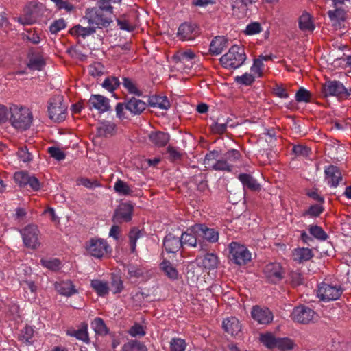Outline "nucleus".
<instances>
[{
  "instance_id": "f257e3e1",
  "label": "nucleus",
  "mask_w": 351,
  "mask_h": 351,
  "mask_svg": "<svg viewBox=\"0 0 351 351\" xmlns=\"http://www.w3.org/2000/svg\"><path fill=\"white\" fill-rule=\"evenodd\" d=\"M10 114L9 121L15 129L25 131L32 125L33 115L29 108L20 105L11 104Z\"/></svg>"
},
{
  "instance_id": "f03ea898",
  "label": "nucleus",
  "mask_w": 351,
  "mask_h": 351,
  "mask_svg": "<svg viewBox=\"0 0 351 351\" xmlns=\"http://www.w3.org/2000/svg\"><path fill=\"white\" fill-rule=\"evenodd\" d=\"M111 15L99 7L91 8L86 9L84 19L96 30L108 27L112 22Z\"/></svg>"
},
{
  "instance_id": "7ed1b4c3",
  "label": "nucleus",
  "mask_w": 351,
  "mask_h": 351,
  "mask_svg": "<svg viewBox=\"0 0 351 351\" xmlns=\"http://www.w3.org/2000/svg\"><path fill=\"white\" fill-rule=\"evenodd\" d=\"M246 60V55L243 47L234 45L230 47L228 52L221 56L220 62L226 69H237Z\"/></svg>"
},
{
  "instance_id": "20e7f679",
  "label": "nucleus",
  "mask_w": 351,
  "mask_h": 351,
  "mask_svg": "<svg viewBox=\"0 0 351 351\" xmlns=\"http://www.w3.org/2000/svg\"><path fill=\"white\" fill-rule=\"evenodd\" d=\"M229 258L235 264L243 265L251 261V253L247 248L237 242L229 244Z\"/></svg>"
},
{
  "instance_id": "39448f33",
  "label": "nucleus",
  "mask_w": 351,
  "mask_h": 351,
  "mask_svg": "<svg viewBox=\"0 0 351 351\" xmlns=\"http://www.w3.org/2000/svg\"><path fill=\"white\" fill-rule=\"evenodd\" d=\"M66 106L64 103L63 97L57 95L51 99L48 112L49 117L54 121L60 122L66 118Z\"/></svg>"
},
{
  "instance_id": "423d86ee",
  "label": "nucleus",
  "mask_w": 351,
  "mask_h": 351,
  "mask_svg": "<svg viewBox=\"0 0 351 351\" xmlns=\"http://www.w3.org/2000/svg\"><path fill=\"white\" fill-rule=\"evenodd\" d=\"M25 247L35 250L40 245V231L37 226L30 224L20 230Z\"/></svg>"
},
{
  "instance_id": "0eeeda50",
  "label": "nucleus",
  "mask_w": 351,
  "mask_h": 351,
  "mask_svg": "<svg viewBox=\"0 0 351 351\" xmlns=\"http://www.w3.org/2000/svg\"><path fill=\"white\" fill-rule=\"evenodd\" d=\"M350 90H347L343 84L338 81H328L322 86V95L324 97L336 96L347 98L350 95Z\"/></svg>"
},
{
  "instance_id": "6e6552de",
  "label": "nucleus",
  "mask_w": 351,
  "mask_h": 351,
  "mask_svg": "<svg viewBox=\"0 0 351 351\" xmlns=\"http://www.w3.org/2000/svg\"><path fill=\"white\" fill-rule=\"evenodd\" d=\"M343 289L340 286L321 283L317 289V296L322 301L336 300L340 298Z\"/></svg>"
},
{
  "instance_id": "1a4fd4ad",
  "label": "nucleus",
  "mask_w": 351,
  "mask_h": 351,
  "mask_svg": "<svg viewBox=\"0 0 351 351\" xmlns=\"http://www.w3.org/2000/svg\"><path fill=\"white\" fill-rule=\"evenodd\" d=\"M291 316L294 322L303 324H307L313 322L317 317L315 312L313 309L304 305L295 307Z\"/></svg>"
},
{
  "instance_id": "9d476101",
  "label": "nucleus",
  "mask_w": 351,
  "mask_h": 351,
  "mask_svg": "<svg viewBox=\"0 0 351 351\" xmlns=\"http://www.w3.org/2000/svg\"><path fill=\"white\" fill-rule=\"evenodd\" d=\"M196 56L193 51L191 49L179 50L172 57L176 66L180 69H190L193 63Z\"/></svg>"
},
{
  "instance_id": "9b49d317",
  "label": "nucleus",
  "mask_w": 351,
  "mask_h": 351,
  "mask_svg": "<svg viewBox=\"0 0 351 351\" xmlns=\"http://www.w3.org/2000/svg\"><path fill=\"white\" fill-rule=\"evenodd\" d=\"M109 247L107 242L102 239L93 238L86 244L88 253L95 258H100L108 252Z\"/></svg>"
},
{
  "instance_id": "f8f14e48",
  "label": "nucleus",
  "mask_w": 351,
  "mask_h": 351,
  "mask_svg": "<svg viewBox=\"0 0 351 351\" xmlns=\"http://www.w3.org/2000/svg\"><path fill=\"white\" fill-rule=\"evenodd\" d=\"M199 34V27L195 23H184L178 31V36L184 41L193 40Z\"/></svg>"
},
{
  "instance_id": "ddd939ff",
  "label": "nucleus",
  "mask_w": 351,
  "mask_h": 351,
  "mask_svg": "<svg viewBox=\"0 0 351 351\" xmlns=\"http://www.w3.org/2000/svg\"><path fill=\"white\" fill-rule=\"evenodd\" d=\"M132 213L133 206L131 204L128 203L121 204L114 210L112 221L114 223L130 221Z\"/></svg>"
},
{
  "instance_id": "4468645a",
  "label": "nucleus",
  "mask_w": 351,
  "mask_h": 351,
  "mask_svg": "<svg viewBox=\"0 0 351 351\" xmlns=\"http://www.w3.org/2000/svg\"><path fill=\"white\" fill-rule=\"evenodd\" d=\"M87 106L90 110H98L99 113L106 112L110 109L109 99L101 95H92L87 102Z\"/></svg>"
},
{
  "instance_id": "2eb2a0df",
  "label": "nucleus",
  "mask_w": 351,
  "mask_h": 351,
  "mask_svg": "<svg viewBox=\"0 0 351 351\" xmlns=\"http://www.w3.org/2000/svg\"><path fill=\"white\" fill-rule=\"evenodd\" d=\"M264 274L269 282L277 283L283 278L282 268L280 263H271L265 267Z\"/></svg>"
},
{
  "instance_id": "dca6fc26",
  "label": "nucleus",
  "mask_w": 351,
  "mask_h": 351,
  "mask_svg": "<svg viewBox=\"0 0 351 351\" xmlns=\"http://www.w3.org/2000/svg\"><path fill=\"white\" fill-rule=\"evenodd\" d=\"M191 231L202 236L210 243H215L219 239V233L213 228H209L204 224H195L191 228Z\"/></svg>"
},
{
  "instance_id": "f3484780",
  "label": "nucleus",
  "mask_w": 351,
  "mask_h": 351,
  "mask_svg": "<svg viewBox=\"0 0 351 351\" xmlns=\"http://www.w3.org/2000/svg\"><path fill=\"white\" fill-rule=\"evenodd\" d=\"M251 315L252 318L261 324H268L273 319V314L267 308L254 306L251 311Z\"/></svg>"
},
{
  "instance_id": "a211bd4d",
  "label": "nucleus",
  "mask_w": 351,
  "mask_h": 351,
  "mask_svg": "<svg viewBox=\"0 0 351 351\" xmlns=\"http://www.w3.org/2000/svg\"><path fill=\"white\" fill-rule=\"evenodd\" d=\"M182 239L172 233H169L163 240V246L168 253H176L182 246Z\"/></svg>"
},
{
  "instance_id": "6ab92c4d",
  "label": "nucleus",
  "mask_w": 351,
  "mask_h": 351,
  "mask_svg": "<svg viewBox=\"0 0 351 351\" xmlns=\"http://www.w3.org/2000/svg\"><path fill=\"white\" fill-rule=\"evenodd\" d=\"M147 104L143 101L134 97L125 102V109L134 115L141 114L146 108Z\"/></svg>"
},
{
  "instance_id": "aec40b11",
  "label": "nucleus",
  "mask_w": 351,
  "mask_h": 351,
  "mask_svg": "<svg viewBox=\"0 0 351 351\" xmlns=\"http://www.w3.org/2000/svg\"><path fill=\"white\" fill-rule=\"evenodd\" d=\"M326 180L332 186L336 187L342 179L339 169L334 165H330L325 169Z\"/></svg>"
},
{
  "instance_id": "412c9836",
  "label": "nucleus",
  "mask_w": 351,
  "mask_h": 351,
  "mask_svg": "<svg viewBox=\"0 0 351 351\" xmlns=\"http://www.w3.org/2000/svg\"><path fill=\"white\" fill-rule=\"evenodd\" d=\"M328 15L332 23V25L335 28H341L342 23L346 18V13L342 8H336L334 10H329Z\"/></svg>"
},
{
  "instance_id": "4be33fe9",
  "label": "nucleus",
  "mask_w": 351,
  "mask_h": 351,
  "mask_svg": "<svg viewBox=\"0 0 351 351\" xmlns=\"http://www.w3.org/2000/svg\"><path fill=\"white\" fill-rule=\"evenodd\" d=\"M224 330L232 336H236L241 332V326L238 319L234 317L227 318L223 321Z\"/></svg>"
},
{
  "instance_id": "5701e85b",
  "label": "nucleus",
  "mask_w": 351,
  "mask_h": 351,
  "mask_svg": "<svg viewBox=\"0 0 351 351\" xmlns=\"http://www.w3.org/2000/svg\"><path fill=\"white\" fill-rule=\"evenodd\" d=\"M55 289L60 294L67 297L77 293V289L75 288L74 285L69 280L56 282Z\"/></svg>"
},
{
  "instance_id": "b1692460",
  "label": "nucleus",
  "mask_w": 351,
  "mask_h": 351,
  "mask_svg": "<svg viewBox=\"0 0 351 351\" xmlns=\"http://www.w3.org/2000/svg\"><path fill=\"white\" fill-rule=\"evenodd\" d=\"M115 132L116 124L107 121L101 122L97 128V135L102 137L112 136L115 134Z\"/></svg>"
},
{
  "instance_id": "393cba45",
  "label": "nucleus",
  "mask_w": 351,
  "mask_h": 351,
  "mask_svg": "<svg viewBox=\"0 0 351 351\" xmlns=\"http://www.w3.org/2000/svg\"><path fill=\"white\" fill-rule=\"evenodd\" d=\"M150 141L157 147L165 146L169 141V135L167 133L157 131L152 132L149 135Z\"/></svg>"
},
{
  "instance_id": "a878e982",
  "label": "nucleus",
  "mask_w": 351,
  "mask_h": 351,
  "mask_svg": "<svg viewBox=\"0 0 351 351\" xmlns=\"http://www.w3.org/2000/svg\"><path fill=\"white\" fill-rule=\"evenodd\" d=\"M227 47V40L223 36H216L210 43V52L213 55H219Z\"/></svg>"
},
{
  "instance_id": "bb28decb",
  "label": "nucleus",
  "mask_w": 351,
  "mask_h": 351,
  "mask_svg": "<svg viewBox=\"0 0 351 351\" xmlns=\"http://www.w3.org/2000/svg\"><path fill=\"white\" fill-rule=\"evenodd\" d=\"M239 180L241 182L244 188H247L254 191H259L261 189L260 184L249 174L241 173L239 176Z\"/></svg>"
},
{
  "instance_id": "cd10ccee",
  "label": "nucleus",
  "mask_w": 351,
  "mask_h": 351,
  "mask_svg": "<svg viewBox=\"0 0 351 351\" xmlns=\"http://www.w3.org/2000/svg\"><path fill=\"white\" fill-rule=\"evenodd\" d=\"M293 260L300 263L310 260L313 256L312 250L309 248L295 249L293 252Z\"/></svg>"
},
{
  "instance_id": "c85d7f7f",
  "label": "nucleus",
  "mask_w": 351,
  "mask_h": 351,
  "mask_svg": "<svg viewBox=\"0 0 351 351\" xmlns=\"http://www.w3.org/2000/svg\"><path fill=\"white\" fill-rule=\"evenodd\" d=\"M149 105L152 107H157L160 109L167 110L170 108V102L167 97L154 95L149 99Z\"/></svg>"
},
{
  "instance_id": "c756f323",
  "label": "nucleus",
  "mask_w": 351,
  "mask_h": 351,
  "mask_svg": "<svg viewBox=\"0 0 351 351\" xmlns=\"http://www.w3.org/2000/svg\"><path fill=\"white\" fill-rule=\"evenodd\" d=\"M201 264L202 266L206 269H214L218 266V257L213 253H207L202 258Z\"/></svg>"
},
{
  "instance_id": "7c9ffc66",
  "label": "nucleus",
  "mask_w": 351,
  "mask_h": 351,
  "mask_svg": "<svg viewBox=\"0 0 351 351\" xmlns=\"http://www.w3.org/2000/svg\"><path fill=\"white\" fill-rule=\"evenodd\" d=\"M160 269L165 274V275L171 280H176L178 278V271L173 266L171 263L167 260H163L160 265Z\"/></svg>"
},
{
  "instance_id": "2f4dec72",
  "label": "nucleus",
  "mask_w": 351,
  "mask_h": 351,
  "mask_svg": "<svg viewBox=\"0 0 351 351\" xmlns=\"http://www.w3.org/2000/svg\"><path fill=\"white\" fill-rule=\"evenodd\" d=\"M45 65V61L41 55H32L29 60L27 67L33 71H41Z\"/></svg>"
},
{
  "instance_id": "473e14b6",
  "label": "nucleus",
  "mask_w": 351,
  "mask_h": 351,
  "mask_svg": "<svg viewBox=\"0 0 351 351\" xmlns=\"http://www.w3.org/2000/svg\"><path fill=\"white\" fill-rule=\"evenodd\" d=\"M255 2V0H230L232 10L234 13L246 12L247 6Z\"/></svg>"
},
{
  "instance_id": "72a5a7b5",
  "label": "nucleus",
  "mask_w": 351,
  "mask_h": 351,
  "mask_svg": "<svg viewBox=\"0 0 351 351\" xmlns=\"http://www.w3.org/2000/svg\"><path fill=\"white\" fill-rule=\"evenodd\" d=\"M88 325L86 323H83L82 325V328L77 330H68L67 334L76 337L79 340H82L84 342H88L89 341L88 335Z\"/></svg>"
},
{
  "instance_id": "f704fd0d",
  "label": "nucleus",
  "mask_w": 351,
  "mask_h": 351,
  "mask_svg": "<svg viewBox=\"0 0 351 351\" xmlns=\"http://www.w3.org/2000/svg\"><path fill=\"white\" fill-rule=\"evenodd\" d=\"M70 32L71 34L82 36V38H86L88 36H90L95 32V29L94 27L89 25L88 27H82L80 25H77L74 26L71 30Z\"/></svg>"
},
{
  "instance_id": "c9c22d12",
  "label": "nucleus",
  "mask_w": 351,
  "mask_h": 351,
  "mask_svg": "<svg viewBox=\"0 0 351 351\" xmlns=\"http://www.w3.org/2000/svg\"><path fill=\"white\" fill-rule=\"evenodd\" d=\"M122 351H147V348L143 342L130 340L123 346Z\"/></svg>"
},
{
  "instance_id": "e433bc0d",
  "label": "nucleus",
  "mask_w": 351,
  "mask_h": 351,
  "mask_svg": "<svg viewBox=\"0 0 351 351\" xmlns=\"http://www.w3.org/2000/svg\"><path fill=\"white\" fill-rule=\"evenodd\" d=\"M114 190L117 193L122 195H132L133 193L132 188L121 180H118L114 183Z\"/></svg>"
},
{
  "instance_id": "4c0bfd02",
  "label": "nucleus",
  "mask_w": 351,
  "mask_h": 351,
  "mask_svg": "<svg viewBox=\"0 0 351 351\" xmlns=\"http://www.w3.org/2000/svg\"><path fill=\"white\" fill-rule=\"evenodd\" d=\"M91 287L99 296H104L108 293V283L99 280H93Z\"/></svg>"
},
{
  "instance_id": "58836bf2",
  "label": "nucleus",
  "mask_w": 351,
  "mask_h": 351,
  "mask_svg": "<svg viewBox=\"0 0 351 351\" xmlns=\"http://www.w3.org/2000/svg\"><path fill=\"white\" fill-rule=\"evenodd\" d=\"M91 327L97 334L99 335H106L108 332V330L101 318L97 317L91 323Z\"/></svg>"
},
{
  "instance_id": "ea45409f",
  "label": "nucleus",
  "mask_w": 351,
  "mask_h": 351,
  "mask_svg": "<svg viewBox=\"0 0 351 351\" xmlns=\"http://www.w3.org/2000/svg\"><path fill=\"white\" fill-rule=\"evenodd\" d=\"M119 85V79L114 76L106 78L101 84L102 87L110 92H113Z\"/></svg>"
},
{
  "instance_id": "a19ab883",
  "label": "nucleus",
  "mask_w": 351,
  "mask_h": 351,
  "mask_svg": "<svg viewBox=\"0 0 351 351\" xmlns=\"http://www.w3.org/2000/svg\"><path fill=\"white\" fill-rule=\"evenodd\" d=\"M308 230L310 234L318 240L326 241L328 237L322 228L317 225L310 226Z\"/></svg>"
},
{
  "instance_id": "79ce46f5",
  "label": "nucleus",
  "mask_w": 351,
  "mask_h": 351,
  "mask_svg": "<svg viewBox=\"0 0 351 351\" xmlns=\"http://www.w3.org/2000/svg\"><path fill=\"white\" fill-rule=\"evenodd\" d=\"M299 27L303 31L313 30L314 29L311 16L308 14L305 13L300 16L299 19Z\"/></svg>"
},
{
  "instance_id": "37998d69",
  "label": "nucleus",
  "mask_w": 351,
  "mask_h": 351,
  "mask_svg": "<svg viewBox=\"0 0 351 351\" xmlns=\"http://www.w3.org/2000/svg\"><path fill=\"white\" fill-rule=\"evenodd\" d=\"M190 232H184L182 234L180 239H182V244L183 245H188L191 247H195L197 246V238L193 234H195L194 232L191 231V229L190 230Z\"/></svg>"
},
{
  "instance_id": "c03bdc74",
  "label": "nucleus",
  "mask_w": 351,
  "mask_h": 351,
  "mask_svg": "<svg viewBox=\"0 0 351 351\" xmlns=\"http://www.w3.org/2000/svg\"><path fill=\"white\" fill-rule=\"evenodd\" d=\"M276 348L280 351L290 350L293 348V342L289 338H277Z\"/></svg>"
},
{
  "instance_id": "a18cd8bd",
  "label": "nucleus",
  "mask_w": 351,
  "mask_h": 351,
  "mask_svg": "<svg viewBox=\"0 0 351 351\" xmlns=\"http://www.w3.org/2000/svg\"><path fill=\"white\" fill-rule=\"evenodd\" d=\"M260 341L268 348H276V341H277V338L275 337L271 333L261 335Z\"/></svg>"
},
{
  "instance_id": "49530a36",
  "label": "nucleus",
  "mask_w": 351,
  "mask_h": 351,
  "mask_svg": "<svg viewBox=\"0 0 351 351\" xmlns=\"http://www.w3.org/2000/svg\"><path fill=\"white\" fill-rule=\"evenodd\" d=\"M40 263L43 267L54 271L61 268V262L58 258L41 259Z\"/></svg>"
},
{
  "instance_id": "de8ad7c7",
  "label": "nucleus",
  "mask_w": 351,
  "mask_h": 351,
  "mask_svg": "<svg viewBox=\"0 0 351 351\" xmlns=\"http://www.w3.org/2000/svg\"><path fill=\"white\" fill-rule=\"evenodd\" d=\"M17 21L22 25H31L36 21V17L33 16V13L30 9L26 8L24 10L23 16L19 17Z\"/></svg>"
},
{
  "instance_id": "09e8293b",
  "label": "nucleus",
  "mask_w": 351,
  "mask_h": 351,
  "mask_svg": "<svg viewBox=\"0 0 351 351\" xmlns=\"http://www.w3.org/2000/svg\"><path fill=\"white\" fill-rule=\"evenodd\" d=\"M211 167L217 171H231L232 165H230L228 161L223 157L221 160H217L213 164H210Z\"/></svg>"
},
{
  "instance_id": "8fccbe9b",
  "label": "nucleus",
  "mask_w": 351,
  "mask_h": 351,
  "mask_svg": "<svg viewBox=\"0 0 351 351\" xmlns=\"http://www.w3.org/2000/svg\"><path fill=\"white\" fill-rule=\"evenodd\" d=\"M186 347V343L180 338H173L170 342V351H184Z\"/></svg>"
},
{
  "instance_id": "3c124183",
  "label": "nucleus",
  "mask_w": 351,
  "mask_h": 351,
  "mask_svg": "<svg viewBox=\"0 0 351 351\" xmlns=\"http://www.w3.org/2000/svg\"><path fill=\"white\" fill-rule=\"evenodd\" d=\"M228 123V120L226 122H222L218 118L217 121L210 125L211 130L215 134H222L226 131Z\"/></svg>"
},
{
  "instance_id": "603ef678",
  "label": "nucleus",
  "mask_w": 351,
  "mask_h": 351,
  "mask_svg": "<svg viewBox=\"0 0 351 351\" xmlns=\"http://www.w3.org/2000/svg\"><path fill=\"white\" fill-rule=\"evenodd\" d=\"M311 98V93L303 87H300L295 93V100L298 102H309Z\"/></svg>"
},
{
  "instance_id": "864d4df0",
  "label": "nucleus",
  "mask_w": 351,
  "mask_h": 351,
  "mask_svg": "<svg viewBox=\"0 0 351 351\" xmlns=\"http://www.w3.org/2000/svg\"><path fill=\"white\" fill-rule=\"evenodd\" d=\"M123 85L130 93L134 94L138 96L142 95V92L137 88L135 84L130 78L123 77Z\"/></svg>"
},
{
  "instance_id": "5fc2aeb1",
  "label": "nucleus",
  "mask_w": 351,
  "mask_h": 351,
  "mask_svg": "<svg viewBox=\"0 0 351 351\" xmlns=\"http://www.w3.org/2000/svg\"><path fill=\"white\" fill-rule=\"evenodd\" d=\"M141 236V232L136 228L131 229L129 233V239L131 246V252H134L136 249V243L138 239Z\"/></svg>"
},
{
  "instance_id": "6e6d98bb",
  "label": "nucleus",
  "mask_w": 351,
  "mask_h": 351,
  "mask_svg": "<svg viewBox=\"0 0 351 351\" xmlns=\"http://www.w3.org/2000/svg\"><path fill=\"white\" fill-rule=\"evenodd\" d=\"M121 1V0H97V3L99 8L105 10L106 12H109V14H112V4L119 3Z\"/></svg>"
},
{
  "instance_id": "4d7b16f0",
  "label": "nucleus",
  "mask_w": 351,
  "mask_h": 351,
  "mask_svg": "<svg viewBox=\"0 0 351 351\" xmlns=\"http://www.w3.org/2000/svg\"><path fill=\"white\" fill-rule=\"evenodd\" d=\"M34 335V329L32 327L26 326L21 331L20 339L25 343H30Z\"/></svg>"
},
{
  "instance_id": "13d9d810",
  "label": "nucleus",
  "mask_w": 351,
  "mask_h": 351,
  "mask_svg": "<svg viewBox=\"0 0 351 351\" xmlns=\"http://www.w3.org/2000/svg\"><path fill=\"white\" fill-rule=\"evenodd\" d=\"M255 80V77L253 75L245 73L241 76H237L235 77V82L240 84L246 86L251 85Z\"/></svg>"
},
{
  "instance_id": "bf43d9fd",
  "label": "nucleus",
  "mask_w": 351,
  "mask_h": 351,
  "mask_svg": "<svg viewBox=\"0 0 351 351\" xmlns=\"http://www.w3.org/2000/svg\"><path fill=\"white\" fill-rule=\"evenodd\" d=\"M296 156H308L311 154V149L303 145H294L292 149Z\"/></svg>"
},
{
  "instance_id": "052dcab7",
  "label": "nucleus",
  "mask_w": 351,
  "mask_h": 351,
  "mask_svg": "<svg viewBox=\"0 0 351 351\" xmlns=\"http://www.w3.org/2000/svg\"><path fill=\"white\" fill-rule=\"evenodd\" d=\"M224 158L229 162H235L239 160L241 158L240 152L234 149H230L226 153L223 154Z\"/></svg>"
},
{
  "instance_id": "680f3d73",
  "label": "nucleus",
  "mask_w": 351,
  "mask_h": 351,
  "mask_svg": "<svg viewBox=\"0 0 351 351\" xmlns=\"http://www.w3.org/2000/svg\"><path fill=\"white\" fill-rule=\"evenodd\" d=\"M261 30V24L258 22H253L246 26L244 33L246 35H254L260 33Z\"/></svg>"
},
{
  "instance_id": "e2e57ef3",
  "label": "nucleus",
  "mask_w": 351,
  "mask_h": 351,
  "mask_svg": "<svg viewBox=\"0 0 351 351\" xmlns=\"http://www.w3.org/2000/svg\"><path fill=\"white\" fill-rule=\"evenodd\" d=\"M29 176L23 171L16 172L14 175V180L20 186H26Z\"/></svg>"
},
{
  "instance_id": "0e129e2a",
  "label": "nucleus",
  "mask_w": 351,
  "mask_h": 351,
  "mask_svg": "<svg viewBox=\"0 0 351 351\" xmlns=\"http://www.w3.org/2000/svg\"><path fill=\"white\" fill-rule=\"evenodd\" d=\"M125 269L130 277L138 278L143 274V270L135 265L129 264L125 267Z\"/></svg>"
},
{
  "instance_id": "69168bd1",
  "label": "nucleus",
  "mask_w": 351,
  "mask_h": 351,
  "mask_svg": "<svg viewBox=\"0 0 351 351\" xmlns=\"http://www.w3.org/2000/svg\"><path fill=\"white\" fill-rule=\"evenodd\" d=\"M17 155L20 160L24 162H28L32 160V154L29 153L27 147L19 148L17 152Z\"/></svg>"
},
{
  "instance_id": "338daca9",
  "label": "nucleus",
  "mask_w": 351,
  "mask_h": 351,
  "mask_svg": "<svg viewBox=\"0 0 351 351\" xmlns=\"http://www.w3.org/2000/svg\"><path fill=\"white\" fill-rule=\"evenodd\" d=\"M89 73L93 77L100 76L104 73V66L99 62H95L88 68Z\"/></svg>"
},
{
  "instance_id": "774afa93",
  "label": "nucleus",
  "mask_w": 351,
  "mask_h": 351,
  "mask_svg": "<svg viewBox=\"0 0 351 351\" xmlns=\"http://www.w3.org/2000/svg\"><path fill=\"white\" fill-rule=\"evenodd\" d=\"M128 333L132 337H143L145 335V331L144 330L143 327L139 324H135L132 326L128 331Z\"/></svg>"
}]
</instances>
